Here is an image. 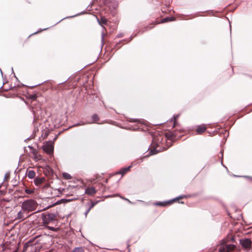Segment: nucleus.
Here are the masks:
<instances>
[{"label":"nucleus","instance_id":"nucleus-1","mask_svg":"<svg viewBox=\"0 0 252 252\" xmlns=\"http://www.w3.org/2000/svg\"><path fill=\"white\" fill-rule=\"evenodd\" d=\"M37 203L32 199L27 200L24 201L22 204V209L27 212H31L35 210Z\"/></svg>","mask_w":252,"mask_h":252},{"label":"nucleus","instance_id":"nucleus-2","mask_svg":"<svg viewBox=\"0 0 252 252\" xmlns=\"http://www.w3.org/2000/svg\"><path fill=\"white\" fill-rule=\"evenodd\" d=\"M235 248V246L234 245H221L219 248V252H231L234 250Z\"/></svg>","mask_w":252,"mask_h":252},{"label":"nucleus","instance_id":"nucleus-3","mask_svg":"<svg viewBox=\"0 0 252 252\" xmlns=\"http://www.w3.org/2000/svg\"><path fill=\"white\" fill-rule=\"evenodd\" d=\"M53 145L51 142H47L43 146V150L48 154H51L53 152Z\"/></svg>","mask_w":252,"mask_h":252},{"label":"nucleus","instance_id":"nucleus-4","mask_svg":"<svg viewBox=\"0 0 252 252\" xmlns=\"http://www.w3.org/2000/svg\"><path fill=\"white\" fill-rule=\"evenodd\" d=\"M25 211L22 209L17 214L16 219L20 220H23L27 217V215L25 213Z\"/></svg>","mask_w":252,"mask_h":252},{"label":"nucleus","instance_id":"nucleus-5","mask_svg":"<svg viewBox=\"0 0 252 252\" xmlns=\"http://www.w3.org/2000/svg\"><path fill=\"white\" fill-rule=\"evenodd\" d=\"M240 243L242 246L245 248H248L250 247L251 241L249 239L240 240Z\"/></svg>","mask_w":252,"mask_h":252},{"label":"nucleus","instance_id":"nucleus-6","mask_svg":"<svg viewBox=\"0 0 252 252\" xmlns=\"http://www.w3.org/2000/svg\"><path fill=\"white\" fill-rule=\"evenodd\" d=\"M206 126L205 125L199 126L196 129V132L200 134L204 132L206 129Z\"/></svg>","mask_w":252,"mask_h":252},{"label":"nucleus","instance_id":"nucleus-7","mask_svg":"<svg viewBox=\"0 0 252 252\" xmlns=\"http://www.w3.org/2000/svg\"><path fill=\"white\" fill-rule=\"evenodd\" d=\"M56 216L53 214H49L47 215L46 219L48 221L45 220V223H48L49 221H53L55 220Z\"/></svg>","mask_w":252,"mask_h":252},{"label":"nucleus","instance_id":"nucleus-8","mask_svg":"<svg viewBox=\"0 0 252 252\" xmlns=\"http://www.w3.org/2000/svg\"><path fill=\"white\" fill-rule=\"evenodd\" d=\"M26 174L30 179L33 178L35 175V172L32 170H27Z\"/></svg>","mask_w":252,"mask_h":252},{"label":"nucleus","instance_id":"nucleus-9","mask_svg":"<svg viewBox=\"0 0 252 252\" xmlns=\"http://www.w3.org/2000/svg\"><path fill=\"white\" fill-rule=\"evenodd\" d=\"M95 192L96 191L94 188H88L86 190V193L89 195H93Z\"/></svg>","mask_w":252,"mask_h":252},{"label":"nucleus","instance_id":"nucleus-10","mask_svg":"<svg viewBox=\"0 0 252 252\" xmlns=\"http://www.w3.org/2000/svg\"><path fill=\"white\" fill-rule=\"evenodd\" d=\"M44 180L43 178H36L34 180V183L36 186H39L42 183Z\"/></svg>","mask_w":252,"mask_h":252},{"label":"nucleus","instance_id":"nucleus-11","mask_svg":"<svg viewBox=\"0 0 252 252\" xmlns=\"http://www.w3.org/2000/svg\"><path fill=\"white\" fill-rule=\"evenodd\" d=\"M131 168V166H128L126 168H124L121 170V171L119 172V173L121 174L122 175L126 174L127 171H128Z\"/></svg>","mask_w":252,"mask_h":252},{"label":"nucleus","instance_id":"nucleus-12","mask_svg":"<svg viewBox=\"0 0 252 252\" xmlns=\"http://www.w3.org/2000/svg\"><path fill=\"white\" fill-rule=\"evenodd\" d=\"M174 200H172V201H169V202H164V203H162V202H160V203H155V205H158V206H165L167 204H170L171 203L173 202Z\"/></svg>","mask_w":252,"mask_h":252},{"label":"nucleus","instance_id":"nucleus-13","mask_svg":"<svg viewBox=\"0 0 252 252\" xmlns=\"http://www.w3.org/2000/svg\"><path fill=\"white\" fill-rule=\"evenodd\" d=\"M72 252H84V250L82 247H77L74 249Z\"/></svg>","mask_w":252,"mask_h":252},{"label":"nucleus","instance_id":"nucleus-14","mask_svg":"<svg viewBox=\"0 0 252 252\" xmlns=\"http://www.w3.org/2000/svg\"><path fill=\"white\" fill-rule=\"evenodd\" d=\"M174 18L173 17L165 18L162 20V23H165L169 21H173Z\"/></svg>","mask_w":252,"mask_h":252},{"label":"nucleus","instance_id":"nucleus-15","mask_svg":"<svg viewBox=\"0 0 252 252\" xmlns=\"http://www.w3.org/2000/svg\"><path fill=\"white\" fill-rule=\"evenodd\" d=\"M63 176L66 179H70L71 178L70 175L67 173H63Z\"/></svg>","mask_w":252,"mask_h":252},{"label":"nucleus","instance_id":"nucleus-16","mask_svg":"<svg viewBox=\"0 0 252 252\" xmlns=\"http://www.w3.org/2000/svg\"><path fill=\"white\" fill-rule=\"evenodd\" d=\"M33 192H34V190L32 189H25V192L27 193V194H31Z\"/></svg>","mask_w":252,"mask_h":252},{"label":"nucleus","instance_id":"nucleus-17","mask_svg":"<svg viewBox=\"0 0 252 252\" xmlns=\"http://www.w3.org/2000/svg\"><path fill=\"white\" fill-rule=\"evenodd\" d=\"M107 19L104 18H102L101 19V21H99V22L100 23V24H106V23H107Z\"/></svg>","mask_w":252,"mask_h":252},{"label":"nucleus","instance_id":"nucleus-18","mask_svg":"<svg viewBox=\"0 0 252 252\" xmlns=\"http://www.w3.org/2000/svg\"><path fill=\"white\" fill-rule=\"evenodd\" d=\"M93 119L94 122H96L98 120V116L96 115H94L93 116Z\"/></svg>","mask_w":252,"mask_h":252},{"label":"nucleus","instance_id":"nucleus-19","mask_svg":"<svg viewBox=\"0 0 252 252\" xmlns=\"http://www.w3.org/2000/svg\"><path fill=\"white\" fill-rule=\"evenodd\" d=\"M94 205V204L93 203H92V205L91 206V207L88 209V210L87 211V212H86V214H87L90 210V209H91V208L93 207Z\"/></svg>","mask_w":252,"mask_h":252},{"label":"nucleus","instance_id":"nucleus-20","mask_svg":"<svg viewBox=\"0 0 252 252\" xmlns=\"http://www.w3.org/2000/svg\"><path fill=\"white\" fill-rule=\"evenodd\" d=\"M94 205V204L93 203H92V205L91 206V207L88 209V210L87 211V212H86V214H87L90 210V209H91V208L93 207Z\"/></svg>","mask_w":252,"mask_h":252},{"label":"nucleus","instance_id":"nucleus-21","mask_svg":"<svg viewBox=\"0 0 252 252\" xmlns=\"http://www.w3.org/2000/svg\"><path fill=\"white\" fill-rule=\"evenodd\" d=\"M32 100H35L36 99V96L35 95H33L32 97Z\"/></svg>","mask_w":252,"mask_h":252},{"label":"nucleus","instance_id":"nucleus-22","mask_svg":"<svg viewBox=\"0 0 252 252\" xmlns=\"http://www.w3.org/2000/svg\"><path fill=\"white\" fill-rule=\"evenodd\" d=\"M178 117V116H177H177H174V120H176Z\"/></svg>","mask_w":252,"mask_h":252},{"label":"nucleus","instance_id":"nucleus-23","mask_svg":"<svg viewBox=\"0 0 252 252\" xmlns=\"http://www.w3.org/2000/svg\"><path fill=\"white\" fill-rule=\"evenodd\" d=\"M58 204V202H57V203H55L54 205Z\"/></svg>","mask_w":252,"mask_h":252}]
</instances>
